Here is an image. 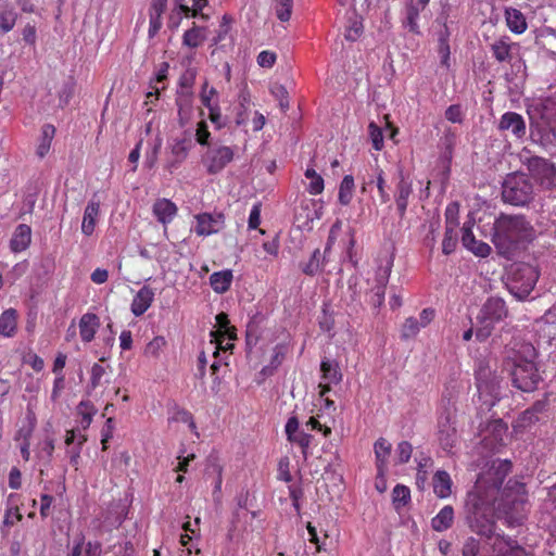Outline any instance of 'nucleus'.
Returning a JSON list of instances; mask_svg holds the SVG:
<instances>
[{
	"label": "nucleus",
	"mask_w": 556,
	"mask_h": 556,
	"mask_svg": "<svg viewBox=\"0 0 556 556\" xmlns=\"http://www.w3.org/2000/svg\"><path fill=\"white\" fill-rule=\"evenodd\" d=\"M535 239V229L523 215L501 214L494 222L492 242L500 255L510 258Z\"/></svg>",
	"instance_id": "f257e3e1"
},
{
	"label": "nucleus",
	"mask_w": 556,
	"mask_h": 556,
	"mask_svg": "<svg viewBox=\"0 0 556 556\" xmlns=\"http://www.w3.org/2000/svg\"><path fill=\"white\" fill-rule=\"evenodd\" d=\"M479 489L480 485L467 494L465 504L466 522L470 530L478 535L491 539L496 525L493 498L483 495Z\"/></svg>",
	"instance_id": "f03ea898"
},
{
	"label": "nucleus",
	"mask_w": 556,
	"mask_h": 556,
	"mask_svg": "<svg viewBox=\"0 0 556 556\" xmlns=\"http://www.w3.org/2000/svg\"><path fill=\"white\" fill-rule=\"evenodd\" d=\"M527 504L526 484L517 480H508L502 492L498 508L511 523H520L526 518Z\"/></svg>",
	"instance_id": "7ed1b4c3"
},
{
	"label": "nucleus",
	"mask_w": 556,
	"mask_h": 556,
	"mask_svg": "<svg viewBox=\"0 0 556 556\" xmlns=\"http://www.w3.org/2000/svg\"><path fill=\"white\" fill-rule=\"evenodd\" d=\"M539 277L535 266L527 263L515 264L508 276L507 288L515 298L525 300L533 291Z\"/></svg>",
	"instance_id": "20e7f679"
},
{
	"label": "nucleus",
	"mask_w": 556,
	"mask_h": 556,
	"mask_svg": "<svg viewBox=\"0 0 556 556\" xmlns=\"http://www.w3.org/2000/svg\"><path fill=\"white\" fill-rule=\"evenodd\" d=\"M475 377L479 399L484 405L493 407L501 399L502 378L482 361L478 363Z\"/></svg>",
	"instance_id": "39448f33"
},
{
	"label": "nucleus",
	"mask_w": 556,
	"mask_h": 556,
	"mask_svg": "<svg viewBox=\"0 0 556 556\" xmlns=\"http://www.w3.org/2000/svg\"><path fill=\"white\" fill-rule=\"evenodd\" d=\"M502 198L506 203L523 206L533 199V185L526 174H510L503 182Z\"/></svg>",
	"instance_id": "423d86ee"
},
{
	"label": "nucleus",
	"mask_w": 556,
	"mask_h": 556,
	"mask_svg": "<svg viewBox=\"0 0 556 556\" xmlns=\"http://www.w3.org/2000/svg\"><path fill=\"white\" fill-rule=\"evenodd\" d=\"M507 315L508 309L502 298H489L480 311V318L483 324V328L477 331V338L480 340L485 339L491 333L494 324L500 323L506 318Z\"/></svg>",
	"instance_id": "0eeeda50"
},
{
	"label": "nucleus",
	"mask_w": 556,
	"mask_h": 556,
	"mask_svg": "<svg viewBox=\"0 0 556 556\" xmlns=\"http://www.w3.org/2000/svg\"><path fill=\"white\" fill-rule=\"evenodd\" d=\"M513 384L522 392H533L542 380L536 364L529 359H517L511 371Z\"/></svg>",
	"instance_id": "6e6552de"
},
{
	"label": "nucleus",
	"mask_w": 556,
	"mask_h": 556,
	"mask_svg": "<svg viewBox=\"0 0 556 556\" xmlns=\"http://www.w3.org/2000/svg\"><path fill=\"white\" fill-rule=\"evenodd\" d=\"M235 159V149L230 146L214 143L202 155V164L208 175L222 173Z\"/></svg>",
	"instance_id": "1a4fd4ad"
},
{
	"label": "nucleus",
	"mask_w": 556,
	"mask_h": 556,
	"mask_svg": "<svg viewBox=\"0 0 556 556\" xmlns=\"http://www.w3.org/2000/svg\"><path fill=\"white\" fill-rule=\"evenodd\" d=\"M532 177L544 188L554 186L556 167L548 160L540 156H530L522 160Z\"/></svg>",
	"instance_id": "9d476101"
},
{
	"label": "nucleus",
	"mask_w": 556,
	"mask_h": 556,
	"mask_svg": "<svg viewBox=\"0 0 556 556\" xmlns=\"http://www.w3.org/2000/svg\"><path fill=\"white\" fill-rule=\"evenodd\" d=\"M194 232L199 237L218 233L225 227V214L222 212L200 213L194 215Z\"/></svg>",
	"instance_id": "9b49d317"
},
{
	"label": "nucleus",
	"mask_w": 556,
	"mask_h": 556,
	"mask_svg": "<svg viewBox=\"0 0 556 556\" xmlns=\"http://www.w3.org/2000/svg\"><path fill=\"white\" fill-rule=\"evenodd\" d=\"M438 440L441 447L446 452H451L457 442L455 417L447 410L438 418Z\"/></svg>",
	"instance_id": "f8f14e48"
},
{
	"label": "nucleus",
	"mask_w": 556,
	"mask_h": 556,
	"mask_svg": "<svg viewBox=\"0 0 556 556\" xmlns=\"http://www.w3.org/2000/svg\"><path fill=\"white\" fill-rule=\"evenodd\" d=\"M510 470L511 463L509 460L493 462L491 469L486 472L485 476L480 478L478 483H488L489 492L493 496L494 493L500 491L505 478L510 472Z\"/></svg>",
	"instance_id": "ddd939ff"
},
{
	"label": "nucleus",
	"mask_w": 556,
	"mask_h": 556,
	"mask_svg": "<svg viewBox=\"0 0 556 556\" xmlns=\"http://www.w3.org/2000/svg\"><path fill=\"white\" fill-rule=\"evenodd\" d=\"M299 419L296 416H291L287 420L285 432L287 440L300 446L304 459L308 457V450L311 447L313 435L299 430Z\"/></svg>",
	"instance_id": "4468645a"
},
{
	"label": "nucleus",
	"mask_w": 556,
	"mask_h": 556,
	"mask_svg": "<svg viewBox=\"0 0 556 556\" xmlns=\"http://www.w3.org/2000/svg\"><path fill=\"white\" fill-rule=\"evenodd\" d=\"M390 273V267L379 268L375 274V285L366 293V301L375 308L380 307L384 302Z\"/></svg>",
	"instance_id": "2eb2a0df"
},
{
	"label": "nucleus",
	"mask_w": 556,
	"mask_h": 556,
	"mask_svg": "<svg viewBox=\"0 0 556 556\" xmlns=\"http://www.w3.org/2000/svg\"><path fill=\"white\" fill-rule=\"evenodd\" d=\"M490 540H493L491 547L494 556H533L509 536L493 534Z\"/></svg>",
	"instance_id": "dca6fc26"
},
{
	"label": "nucleus",
	"mask_w": 556,
	"mask_h": 556,
	"mask_svg": "<svg viewBox=\"0 0 556 556\" xmlns=\"http://www.w3.org/2000/svg\"><path fill=\"white\" fill-rule=\"evenodd\" d=\"M413 193V185L412 181L404 176L403 170L399 173V181L396 184L394 200L396 204V210L400 218H403L406 214V210L408 206V199Z\"/></svg>",
	"instance_id": "f3484780"
},
{
	"label": "nucleus",
	"mask_w": 556,
	"mask_h": 556,
	"mask_svg": "<svg viewBox=\"0 0 556 556\" xmlns=\"http://www.w3.org/2000/svg\"><path fill=\"white\" fill-rule=\"evenodd\" d=\"M370 170L371 173H368L367 177H362L361 191L365 193L367 191V187L375 182L379 192L381 203H387L390 200V194L386 189L387 181L384 177V172L378 165L370 167Z\"/></svg>",
	"instance_id": "a211bd4d"
},
{
	"label": "nucleus",
	"mask_w": 556,
	"mask_h": 556,
	"mask_svg": "<svg viewBox=\"0 0 556 556\" xmlns=\"http://www.w3.org/2000/svg\"><path fill=\"white\" fill-rule=\"evenodd\" d=\"M154 296V290L149 285H144L132 298L130 304L131 313L136 317L142 316L151 307Z\"/></svg>",
	"instance_id": "6ab92c4d"
},
{
	"label": "nucleus",
	"mask_w": 556,
	"mask_h": 556,
	"mask_svg": "<svg viewBox=\"0 0 556 556\" xmlns=\"http://www.w3.org/2000/svg\"><path fill=\"white\" fill-rule=\"evenodd\" d=\"M517 45L507 36L494 40L490 45L493 58L500 63H510L513 60V50Z\"/></svg>",
	"instance_id": "aec40b11"
},
{
	"label": "nucleus",
	"mask_w": 556,
	"mask_h": 556,
	"mask_svg": "<svg viewBox=\"0 0 556 556\" xmlns=\"http://www.w3.org/2000/svg\"><path fill=\"white\" fill-rule=\"evenodd\" d=\"M167 8V0H152L149 8V30L148 35L153 38L162 28V16Z\"/></svg>",
	"instance_id": "412c9836"
},
{
	"label": "nucleus",
	"mask_w": 556,
	"mask_h": 556,
	"mask_svg": "<svg viewBox=\"0 0 556 556\" xmlns=\"http://www.w3.org/2000/svg\"><path fill=\"white\" fill-rule=\"evenodd\" d=\"M101 326L100 318L94 313H85L78 323L79 336L84 343L91 342Z\"/></svg>",
	"instance_id": "4be33fe9"
},
{
	"label": "nucleus",
	"mask_w": 556,
	"mask_h": 556,
	"mask_svg": "<svg viewBox=\"0 0 556 556\" xmlns=\"http://www.w3.org/2000/svg\"><path fill=\"white\" fill-rule=\"evenodd\" d=\"M498 128L501 130H510L516 138H522L526 135L523 117L516 112L504 113L501 117Z\"/></svg>",
	"instance_id": "5701e85b"
},
{
	"label": "nucleus",
	"mask_w": 556,
	"mask_h": 556,
	"mask_svg": "<svg viewBox=\"0 0 556 556\" xmlns=\"http://www.w3.org/2000/svg\"><path fill=\"white\" fill-rule=\"evenodd\" d=\"M153 215L163 225H167L173 222L177 215V205L168 199H157L152 207Z\"/></svg>",
	"instance_id": "b1692460"
},
{
	"label": "nucleus",
	"mask_w": 556,
	"mask_h": 556,
	"mask_svg": "<svg viewBox=\"0 0 556 556\" xmlns=\"http://www.w3.org/2000/svg\"><path fill=\"white\" fill-rule=\"evenodd\" d=\"M191 148V138L185 137L181 139H175L170 147V153L174 159L170 162H168V169L172 170L174 168H177L187 159Z\"/></svg>",
	"instance_id": "393cba45"
},
{
	"label": "nucleus",
	"mask_w": 556,
	"mask_h": 556,
	"mask_svg": "<svg viewBox=\"0 0 556 556\" xmlns=\"http://www.w3.org/2000/svg\"><path fill=\"white\" fill-rule=\"evenodd\" d=\"M31 242V228L26 224L16 226L10 240V249L13 253L25 251Z\"/></svg>",
	"instance_id": "a878e982"
},
{
	"label": "nucleus",
	"mask_w": 556,
	"mask_h": 556,
	"mask_svg": "<svg viewBox=\"0 0 556 556\" xmlns=\"http://www.w3.org/2000/svg\"><path fill=\"white\" fill-rule=\"evenodd\" d=\"M462 230V241L465 248L480 257H486L491 253V247L485 242L477 240L470 227L464 226Z\"/></svg>",
	"instance_id": "bb28decb"
},
{
	"label": "nucleus",
	"mask_w": 556,
	"mask_h": 556,
	"mask_svg": "<svg viewBox=\"0 0 556 556\" xmlns=\"http://www.w3.org/2000/svg\"><path fill=\"white\" fill-rule=\"evenodd\" d=\"M392 450L391 443L384 439L379 438L375 444H374V452L376 457V467L378 471V476H383L387 467H388V459L390 457Z\"/></svg>",
	"instance_id": "cd10ccee"
},
{
	"label": "nucleus",
	"mask_w": 556,
	"mask_h": 556,
	"mask_svg": "<svg viewBox=\"0 0 556 556\" xmlns=\"http://www.w3.org/2000/svg\"><path fill=\"white\" fill-rule=\"evenodd\" d=\"M100 214V202L89 201L84 211V217L81 223V232L89 237L93 233L97 225V219Z\"/></svg>",
	"instance_id": "c85d7f7f"
},
{
	"label": "nucleus",
	"mask_w": 556,
	"mask_h": 556,
	"mask_svg": "<svg viewBox=\"0 0 556 556\" xmlns=\"http://www.w3.org/2000/svg\"><path fill=\"white\" fill-rule=\"evenodd\" d=\"M433 493L439 498H447L452 494L453 481L445 470H438L432 478Z\"/></svg>",
	"instance_id": "c756f323"
},
{
	"label": "nucleus",
	"mask_w": 556,
	"mask_h": 556,
	"mask_svg": "<svg viewBox=\"0 0 556 556\" xmlns=\"http://www.w3.org/2000/svg\"><path fill=\"white\" fill-rule=\"evenodd\" d=\"M37 426V417L35 412L28 406L23 425L17 429L14 435L16 442H30L35 428Z\"/></svg>",
	"instance_id": "7c9ffc66"
},
{
	"label": "nucleus",
	"mask_w": 556,
	"mask_h": 556,
	"mask_svg": "<svg viewBox=\"0 0 556 556\" xmlns=\"http://www.w3.org/2000/svg\"><path fill=\"white\" fill-rule=\"evenodd\" d=\"M233 274L231 269L215 271L210 276V286L214 292L223 294L227 292L232 283Z\"/></svg>",
	"instance_id": "2f4dec72"
},
{
	"label": "nucleus",
	"mask_w": 556,
	"mask_h": 556,
	"mask_svg": "<svg viewBox=\"0 0 556 556\" xmlns=\"http://www.w3.org/2000/svg\"><path fill=\"white\" fill-rule=\"evenodd\" d=\"M17 330V312L14 308L5 309L0 315V336L12 338Z\"/></svg>",
	"instance_id": "473e14b6"
},
{
	"label": "nucleus",
	"mask_w": 556,
	"mask_h": 556,
	"mask_svg": "<svg viewBox=\"0 0 556 556\" xmlns=\"http://www.w3.org/2000/svg\"><path fill=\"white\" fill-rule=\"evenodd\" d=\"M453 521H454V509L451 505H445L431 519V527L437 532H443L452 527Z\"/></svg>",
	"instance_id": "72a5a7b5"
},
{
	"label": "nucleus",
	"mask_w": 556,
	"mask_h": 556,
	"mask_svg": "<svg viewBox=\"0 0 556 556\" xmlns=\"http://www.w3.org/2000/svg\"><path fill=\"white\" fill-rule=\"evenodd\" d=\"M206 39L205 27L198 26L194 22L192 27L182 35V45L195 49L203 45Z\"/></svg>",
	"instance_id": "f704fd0d"
},
{
	"label": "nucleus",
	"mask_w": 556,
	"mask_h": 556,
	"mask_svg": "<svg viewBox=\"0 0 556 556\" xmlns=\"http://www.w3.org/2000/svg\"><path fill=\"white\" fill-rule=\"evenodd\" d=\"M505 17L508 28L515 34H522L527 29V21L522 12L515 8H507Z\"/></svg>",
	"instance_id": "c9c22d12"
},
{
	"label": "nucleus",
	"mask_w": 556,
	"mask_h": 556,
	"mask_svg": "<svg viewBox=\"0 0 556 556\" xmlns=\"http://www.w3.org/2000/svg\"><path fill=\"white\" fill-rule=\"evenodd\" d=\"M55 131L56 129L52 124H45L41 127V135L36 149L38 157L43 159L49 153Z\"/></svg>",
	"instance_id": "e433bc0d"
},
{
	"label": "nucleus",
	"mask_w": 556,
	"mask_h": 556,
	"mask_svg": "<svg viewBox=\"0 0 556 556\" xmlns=\"http://www.w3.org/2000/svg\"><path fill=\"white\" fill-rule=\"evenodd\" d=\"M325 260H326V256L320 253L319 249H316L312 253L309 260L307 262L302 263L300 265L301 270L306 276L313 277V276H315L316 274H318L323 269L324 264H325Z\"/></svg>",
	"instance_id": "4c0bfd02"
},
{
	"label": "nucleus",
	"mask_w": 556,
	"mask_h": 556,
	"mask_svg": "<svg viewBox=\"0 0 556 556\" xmlns=\"http://www.w3.org/2000/svg\"><path fill=\"white\" fill-rule=\"evenodd\" d=\"M355 184L352 175H345L339 186L338 201L341 205L346 206L352 202Z\"/></svg>",
	"instance_id": "58836bf2"
},
{
	"label": "nucleus",
	"mask_w": 556,
	"mask_h": 556,
	"mask_svg": "<svg viewBox=\"0 0 556 556\" xmlns=\"http://www.w3.org/2000/svg\"><path fill=\"white\" fill-rule=\"evenodd\" d=\"M425 9H420L417 4L413 3L412 1L406 5V17L403 22L404 27H406L410 33L413 34H420L418 20L420 13Z\"/></svg>",
	"instance_id": "ea45409f"
},
{
	"label": "nucleus",
	"mask_w": 556,
	"mask_h": 556,
	"mask_svg": "<svg viewBox=\"0 0 556 556\" xmlns=\"http://www.w3.org/2000/svg\"><path fill=\"white\" fill-rule=\"evenodd\" d=\"M320 371L324 380L329 383H339L342 380V372L337 363L330 362L329 359H323L320 363Z\"/></svg>",
	"instance_id": "a19ab883"
},
{
	"label": "nucleus",
	"mask_w": 556,
	"mask_h": 556,
	"mask_svg": "<svg viewBox=\"0 0 556 556\" xmlns=\"http://www.w3.org/2000/svg\"><path fill=\"white\" fill-rule=\"evenodd\" d=\"M448 31L447 27L445 26L444 29H442L439 34L438 38V54L441 59V64L445 66L446 68H450V42H448Z\"/></svg>",
	"instance_id": "79ce46f5"
},
{
	"label": "nucleus",
	"mask_w": 556,
	"mask_h": 556,
	"mask_svg": "<svg viewBox=\"0 0 556 556\" xmlns=\"http://www.w3.org/2000/svg\"><path fill=\"white\" fill-rule=\"evenodd\" d=\"M304 175L311 180L306 187L307 192L312 195L320 194L325 189L324 178L312 167H307Z\"/></svg>",
	"instance_id": "37998d69"
},
{
	"label": "nucleus",
	"mask_w": 556,
	"mask_h": 556,
	"mask_svg": "<svg viewBox=\"0 0 556 556\" xmlns=\"http://www.w3.org/2000/svg\"><path fill=\"white\" fill-rule=\"evenodd\" d=\"M410 501V490L403 484H396L392 491V502L396 509L405 506Z\"/></svg>",
	"instance_id": "c03bdc74"
},
{
	"label": "nucleus",
	"mask_w": 556,
	"mask_h": 556,
	"mask_svg": "<svg viewBox=\"0 0 556 556\" xmlns=\"http://www.w3.org/2000/svg\"><path fill=\"white\" fill-rule=\"evenodd\" d=\"M293 0H274V10L277 18L288 22L291 17Z\"/></svg>",
	"instance_id": "a18cd8bd"
},
{
	"label": "nucleus",
	"mask_w": 556,
	"mask_h": 556,
	"mask_svg": "<svg viewBox=\"0 0 556 556\" xmlns=\"http://www.w3.org/2000/svg\"><path fill=\"white\" fill-rule=\"evenodd\" d=\"M167 342L164 337H154L144 348V355L159 358Z\"/></svg>",
	"instance_id": "49530a36"
},
{
	"label": "nucleus",
	"mask_w": 556,
	"mask_h": 556,
	"mask_svg": "<svg viewBox=\"0 0 556 556\" xmlns=\"http://www.w3.org/2000/svg\"><path fill=\"white\" fill-rule=\"evenodd\" d=\"M456 245H457V233L455 231V228L453 226H446L443 242H442V252L445 255H448L455 251Z\"/></svg>",
	"instance_id": "de8ad7c7"
},
{
	"label": "nucleus",
	"mask_w": 556,
	"mask_h": 556,
	"mask_svg": "<svg viewBox=\"0 0 556 556\" xmlns=\"http://www.w3.org/2000/svg\"><path fill=\"white\" fill-rule=\"evenodd\" d=\"M270 93L276 100L279 101L280 109L286 112L289 109V94L286 87L281 84H273L270 86Z\"/></svg>",
	"instance_id": "09e8293b"
},
{
	"label": "nucleus",
	"mask_w": 556,
	"mask_h": 556,
	"mask_svg": "<svg viewBox=\"0 0 556 556\" xmlns=\"http://www.w3.org/2000/svg\"><path fill=\"white\" fill-rule=\"evenodd\" d=\"M16 13L12 9L0 10V30L9 33L15 25Z\"/></svg>",
	"instance_id": "8fccbe9b"
},
{
	"label": "nucleus",
	"mask_w": 556,
	"mask_h": 556,
	"mask_svg": "<svg viewBox=\"0 0 556 556\" xmlns=\"http://www.w3.org/2000/svg\"><path fill=\"white\" fill-rule=\"evenodd\" d=\"M78 414L81 416L80 424L84 429L88 428L92 421V417L96 413L94 407L89 402H80L78 407Z\"/></svg>",
	"instance_id": "3c124183"
},
{
	"label": "nucleus",
	"mask_w": 556,
	"mask_h": 556,
	"mask_svg": "<svg viewBox=\"0 0 556 556\" xmlns=\"http://www.w3.org/2000/svg\"><path fill=\"white\" fill-rule=\"evenodd\" d=\"M420 326L418 319L415 317H408L405 319L403 326H402V338L403 339H410L418 334L420 331Z\"/></svg>",
	"instance_id": "603ef678"
},
{
	"label": "nucleus",
	"mask_w": 556,
	"mask_h": 556,
	"mask_svg": "<svg viewBox=\"0 0 556 556\" xmlns=\"http://www.w3.org/2000/svg\"><path fill=\"white\" fill-rule=\"evenodd\" d=\"M75 91V80L73 78H70L62 87V89L59 92V103L60 106L64 108L66 106L71 99L74 96Z\"/></svg>",
	"instance_id": "864d4df0"
},
{
	"label": "nucleus",
	"mask_w": 556,
	"mask_h": 556,
	"mask_svg": "<svg viewBox=\"0 0 556 556\" xmlns=\"http://www.w3.org/2000/svg\"><path fill=\"white\" fill-rule=\"evenodd\" d=\"M369 137L375 150L380 151L383 148L382 129L374 122L368 125Z\"/></svg>",
	"instance_id": "5fc2aeb1"
},
{
	"label": "nucleus",
	"mask_w": 556,
	"mask_h": 556,
	"mask_svg": "<svg viewBox=\"0 0 556 556\" xmlns=\"http://www.w3.org/2000/svg\"><path fill=\"white\" fill-rule=\"evenodd\" d=\"M413 446L408 441H402L396 446V456L399 464H406L412 457Z\"/></svg>",
	"instance_id": "6e6d98bb"
},
{
	"label": "nucleus",
	"mask_w": 556,
	"mask_h": 556,
	"mask_svg": "<svg viewBox=\"0 0 556 556\" xmlns=\"http://www.w3.org/2000/svg\"><path fill=\"white\" fill-rule=\"evenodd\" d=\"M215 319L217 329L211 331L212 339L220 338V334L231 326L228 315L224 312L217 314Z\"/></svg>",
	"instance_id": "4d7b16f0"
},
{
	"label": "nucleus",
	"mask_w": 556,
	"mask_h": 556,
	"mask_svg": "<svg viewBox=\"0 0 556 556\" xmlns=\"http://www.w3.org/2000/svg\"><path fill=\"white\" fill-rule=\"evenodd\" d=\"M507 425L502 419L494 420L492 424H490V430L494 434V440L501 445L504 442V437L507 432Z\"/></svg>",
	"instance_id": "13d9d810"
},
{
	"label": "nucleus",
	"mask_w": 556,
	"mask_h": 556,
	"mask_svg": "<svg viewBox=\"0 0 556 556\" xmlns=\"http://www.w3.org/2000/svg\"><path fill=\"white\" fill-rule=\"evenodd\" d=\"M305 425L311 430L321 432L325 438H328L332 432L329 426L320 422L318 415L309 417Z\"/></svg>",
	"instance_id": "bf43d9fd"
},
{
	"label": "nucleus",
	"mask_w": 556,
	"mask_h": 556,
	"mask_svg": "<svg viewBox=\"0 0 556 556\" xmlns=\"http://www.w3.org/2000/svg\"><path fill=\"white\" fill-rule=\"evenodd\" d=\"M480 552V542L473 536H469L464 542L462 548L463 556H478Z\"/></svg>",
	"instance_id": "052dcab7"
},
{
	"label": "nucleus",
	"mask_w": 556,
	"mask_h": 556,
	"mask_svg": "<svg viewBox=\"0 0 556 556\" xmlns=\"http://www.w3.org/2000/svg\"><path fill=\"white\" fill-rule=\"evenodd\" d=\"M277 60V54L274 51L263 50L258 53L256 61L261 67L271 68Z\"/></svg>",
	"instance_id": "680f3d73"
},
{
	"label": "nucleus",
	"mask_w": 556,
	"mask_h": 556,
	"mask_svg": "<svg viewBox=\"0 0 556 556\" xmlns=\"http://www.w3.org/2000/svg\"><path fill=\"white\" fill-rule=\"evenodd\" d=\"M211 132L205 121H200L197 124L195 140L200 146H208Z\"/></svg>",
	"instance_id": "e2e57ef3"
},
{
	"label": "nucleus",
	"mask_w": 556,
	"mask_h": 556,
	"mask_svg": "<svg viewBox=\"0 0 556 556\" xmlns=\"http://www.w3.org/2000/svg\"><path fill=\"white\" fill-rule=\"evenodd\" d=\"M207 87H208V84H207V81H205L203 87H202L201 94H200L201 103L206 109H208L212 105H214L213 98L217 94V91H216V89L214 87H211L210 89H207ZM215 103H217V102L215 101Z\"/></svg>",
	"instance_id": "0e129e2a"
},
{
	"label": "nucleus",
	"mask_w": 556,
	"mask_h": 556,
	"mask_svg": "<svg viewBox=\"0 0 556 556\" xmlns=\"http://www.w3.org/2000/svg\"><path fill=\"white\" fill-rule=\"evenodd\" d=\"M104 375L105 368L102 365L94 363L90 372V386L92 389H97L101 384V380Z\"/></svg>",
	"instance_id": "69168bd1"
},
{
	"label": "nucleus",
	"mask_w": 556,
	"mask_h": 556,
	"mask_svg": "<svg viewBox=\"0 0 556 556\" xmlns=\"http://www.w3.org/2000/svg\"><path fill=\"white\" fill-rule=\"evenodd\" d=\"M261 208L262 204L261 202H256L250 212L248 226L250 229H257L261 224Z\"/></svg>",
	"instance_id": "338daca9"
},
{
	"label": "nucleus",
	"mask_w": 556,
	"mask_h": 556,
	"mask_svg": "<svg viewBox=\"0 0 556 556\" xmlns=\"http://www.w3.org/2000/svg\"><path fill=\"white\" fill-rule=\"evenodd\" d=\"M539 421V417L535 416L533 413H531L529 409H526L520 414V416L517 419V426L518 427H530Z\"/></svg>",
	"instance_id": "774afa93"
}]
</instances>
